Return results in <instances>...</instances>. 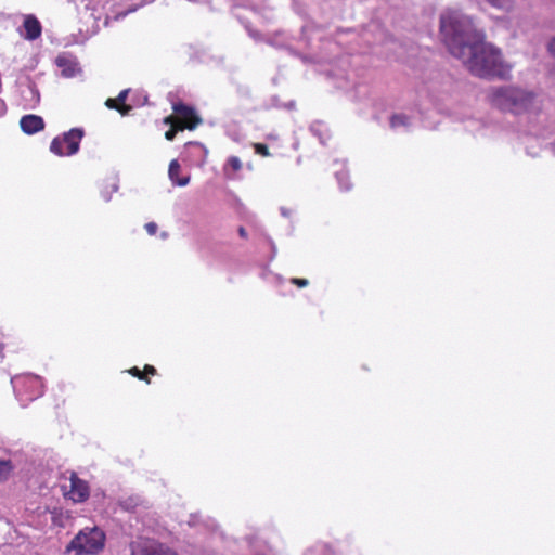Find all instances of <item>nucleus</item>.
Wrapping results in <instances>:
<instances>
[{
  "label": "nucleus",
  "instance_id": "f257e3e1",
  "mask_svg": "<svg viewBox=\"0 0 555 555\" xmlns=\"http://www.w3.org/2000/svg\"><path fill=\"white\" fill-rule=\"evenodd\" d=\"M449 52L460 60L475 76L481 78L505 77L509 66L501 52L482 37H444Z\"/></svg>",
  "mask_w": 555,
  "mask_h": 555
},
{
  "label": "nucleus",
  "instance_id": "f03ea898",
  "mask_svg": "<svg viewBox=\"0 0 555 555\" xmlns=\"http://www.w3.org/2000/svg\"><path fill=\"white\" fill-rule=\"evenodd\" d=\"M491 102L502 111L515 114L527 112L533 102V95L517 88H500L491 93Z\"/></svg>",
  "mask_w": 555,
  "mask_h": 555
},
{
  "label": "nucleus",
  "instance_id": "7ed1b4c3",
  "mask_svg": "<svg viewBox=\"0 0 555 555\" xmlns=\"http://www.w3.org/2000/svg\"><path fill=\"white\" fill-rule=\"evenodd\" d=\"M106 534L99 527L83 528L66 547L67 552L75 551L76 554H99L105 546Z\"/></svg>",
  "mask_w": 555,
  "mask_h": 555
},
{
  "label": "nucleus",
  "instance_id": "20e7f679",
  "mask_svg": "<svg viewBox=\"0 0 555 555\" xmlns=\"http://www.w3.org/2000/svg\"><path fill=\"white\" fill-rule=\"evenodd\" d=\"M442 35H470L475 31L473 18L460 10L447 9L440 15Z\"/></svg>",
  "mask_w": 555,
  "mask_h": 555
},
{
  "label": "nucleus",
  "instance_id": "39448f33",
  "mask_svg": "<svg viewBox=\"0 0 555 555\" xmlns=\"http://www.w3.org/2000/svg\"><path fill=\"white\" fill-rule=\"evenodd\" d=\"M16 397L22 402H30L43 395L42 378L35 374H22L11 378Z\"/></svg>",
  "mask_w": 555,
  "mask_h": 555
},
{
  "label": "nucleus",
  "instance_id": "423d86ee",
  "mask_svg": "<svg viewBox=\"0 0 555 555\" xmlns=\"http://www.w3.org/2000/svg\"><path fill=\"white\" fill-rule=\"evenodd\" d=\"M83 134L82 129L73 128L62 135L55 137L50 144V151L57 156L74 155L79 151Z\"/></svg>",
  "mask_w": 555,
  "mask_h": 555
},
{
  "label": "nucleus",
  "instance_id": "0eeeda50",
  "mask_svg": "<svg viewBox=\"0 0 555 555\" xmlns=\"http://www.w3.org/2000/svg\"><path fill=\"white\" fill-rule=\"evenodd\" d=\"M172 111L173 114L165 117L164 122H175L183 130H194L202 122L195 109L184 103H175Z\"/></svg>",
  "mask_w": 555,
  "mask_h": 555
},
{
  "label": "nucleus",
  "instance_id": "6e6552de",
  "mask_svg": "<svg viewBox=\"0 0 555 555\" xmlns=\"http://www.w3.org/2000/svg\"><path fill=\"white\" fill-rule=\"evenodd\" d=\"M129 547L130 555H166L163 552V544L150 539H137Z\"/></svg>",
  "mask_w": 555,
  "mask_h": 555
},
{
  "label": "nucleus",
  "instance_id": "1a4fd4ad",
  "mask_svg": "<svg viewBox=\"0 0 555 555\" xmlns=\"http://www.w3.org/2000/svg\"><path fill=\"white\" fill-rule=\"evenodd\" d=\"M90 494V488L87 481L80 479L76 473L70 475V489L67 495L76 503L85 502Z\"/></svg>",
  "mask_w": 555,
  "mask_h": 555
},
{
  "label": "nucleus",
  "instance_id": "9d476101",
  "mask_svg": "<svg viewBox=\"0 0 555 555\" xmlns=\"http://www.w3.org/2000/svg\"><path fill=\"white\" fill-rule=\"evenodd\" d=\"M55 65L65 78H73L81 72L76 56L68 53L59 54L55 59Z\"/></svg>",
  "mask_w": 555,
  "mask_h": 555
},
{
  "label": "nucleus",
  "instance_id": "9b49d317",
  "mask_svg": "<svg viewBox=\"0 0 555 555\" xmlns=\"http://www.w3.org/2000/svg\"><path fill=\"white\" fill-rule=\"evenodd\" d=\"M20 127L26 134H35L44 129V121L42 117L29 114L21 118Z\"/></svg>",
  "mask_w": 555,
  "mask_h": 555
},
{
  "label": "nucleus",
  "instance_id": "f8f14e48",
  "mask_svg": "<svg viewBox=\"0 0 555 555\" xmlns=\"http://www.w3.org/2000/svg\"><path fill=\"white\" fill-rule=\"evenodd\" d=\"M128 93H129V89H126V90H122L116 99L108 98L105 101V106L108 107L109 109H116L122 116L128 115L132 109V106L126 104Z\"/></svg>",
  "mask_w": 555,
  "mask_h": 555
},
{
  "label": "nucleus",
  "instance_id": "ddd939ff",
  "mask_svg": "<svg viewBox=\"0 0 555 555\" xmlns=\"http://www.w3.org/2000/svg\"><path fill=\"white\" fill-rule=\"evenodd\" d=\"M180 172H181V166H180L179 162L177 159H172L169 164V169H168L169 179L171 180V182L173 184H176L178 186H185L190 181V177L189 176L180 177Z\"/></svg>",
  "mask_w": 555,
  "mask_h": 555
},
{
  "label": "nucleus",
  "instance_id": "4468645a",
  "mask_svg": "<svg viewBox=\"0 0 555 555\" xmlns=\"http://www.w3.org/2000/svg\"><path fill=\"white\" fill-rule=\"evenodd\" d=\"M23 27L26 31V35H41V23L33 14L25 15Z\"/></svg>",
  "mask_w": 555,
  "mask_h": 555
},
{
  "label": "nucleus",
  "instance_id": "2eb2a0df",
  "mask_svg": "<svg viewBox=\"0 0 555 555\" xmlns=\"http://www.w3.org/2000/svg\"><path fill=\"white\" fill-rule=\"evenodd\" d=\"M128 373L130 375H132L133 377H137L140 380H144L147 384H150L151 382H150L147 375H152V376L156 375L157 370L153 365L145 364L143 370H140L139 367L133 366L128 371Z\"/></svg>",
  "mask_w": 555,
  "mask_h": 555
},
{
  "label": "nucleus",
  "instance_id": "dca6fc26",
  "mask_svg": "<svg viewBox=\"0 0 555 555\" xmlns=\"http://www.w3.org/2000/svg\"><path fill=\"white\" fill-rule=\"evenodd\" d=\"M242 164L238 157L232 156L229 158L224 166V173L228 178H233L235 173L241 169Z\"/></svg>",
  "mask_w": 555,
  "mask_h": 555
},
{
  "label": "nucleus",
  "instance_id": "f3484780",
  "mask_svg": "<svg viewBox=\"0 0 555 555\" xmlns=\"http://www.w3.org/2000/svg\"><path fill=\"white\" fill-rule=\"evenodd\" d=\"M390 125L393 129L408 128L411 126V120L405 114H396L391 117Z\"/></svg>",
  "mask_w": 555,
  "mask_h": 555
},
{
  "label": "nucleus",
  "instance_id": "a211bd4d",
  "mask_svg": "<svg viewBox=\"0 0 555 555\" xmlns=\"http://www.w3.org/2000/svg\"><path fill=\"white\" fill-rule=\"evenodd\" d=\"M12 470V464L9 460H0V482L5 480Z\"/></svg>",
  "mask_w": 555,
  "mask_h": 555
},
{
  "label": "nucleus",
  "instance_id": "6ab92c4d",
  "mask_svg": "<svg viewBox=\"0 0 555 555\" xmlns=\"http://www.w3.org/2000/svg\"><path fill=\"white\" fill-rule=\"evenodd\" d=\"M492 7L508 11L513 8L514 0H487Z\"/></svg>",
  "mask_w": 555,
  "mask_h": 555
},
{
  "label": "nucleus",
  "instance_id": "aec40b11",
  "mask_svg": "<svg viewBox=\"0 0 555 555\" xmlns=\"http://www.w3.org/2000/svg\"><path fill=\"white\" fill-rule=\"evenodd\" d=\"M165 124L170 126V128L165 132V138L168 141H172L179 131H183L182 127H180L179 125H177L175 122H165Z\"/></svg>",
  "mask_w": 555,
  "mask_h": 555
},
{
  "label": "nucleus",
  "instance_id": "412c9836",
  "mask_svg": "<svg viewBox=\"0 0 555 555\" xmlns=\"http://www.w3.org/2000/svg\"><path fill=\"white\" fill-rule=\"evenodd\" d=\"M305 555H330L328 551L323 545H317L306 551Z\"/></svg>",
  "mask_w": 555,
  "mask_h": 555
},
{
  "label": "nucleus",
  "instance_id": "4be33fe9",
  "mask_svg": "<svg viewBox=\"0 0 555 555\" xmlns=\"http://www.w3.org/2000/svg\"><path fill=\"white\" fill-rule=\"evenodd\" d=\"M336 177H337V180H338L341 189H344V190H349L350 189V184L349 183H344V180H346V181L348 180L347 172H339V173L336 175Z\"/></svg>",
  "mask_w": 555,
  "mask_h": 555
},
{
  "label": "nucleus",
  "instance_id": "5701e85b",
  "mask_svg": "<svg viewBox=\"0 0 555 555\" xmlns=\"http://www.w3.org/2000/svg\"><path fill=\"white\" fill-rule=\"evenodd\" d=\"M254 147H255L257 154H260L262 156L269 155L268 147L264 144L255 143Z\"/></svg>",
  "mask_w": 555,
  "mask_h": 555
},
{
  "label": "nucleus",
  "instance_id": "b1692460",
  "mask_svg": "<svg viewBox=\"0 0 555 555\" xmlns=\"http://www.w3.org/2000/svg\"><path fill=\"white\" fill-rule=\"evenodd\" d=\"M144 228L150 235H155L157 232V224L155 222H147Z\"/></svg>",
  "mask_w": 555,
  "mask_h": 555
},
{
  "label": "nucleus",
  "instance_id": "393cba45",
  "mask_svg": "<svg viewBox=\"0 0 555 555\" xmlns=\"http://www.w3.org/2000/svg\"><path fill=\"white\" fill-rule=\"evenodd\" d=\"M292 283L299 287H305L308 285V280L294 278L292 279Z\"/></svg>",
  "mask_w": 555,
  "mask_h": 555
},
{
  "label": "nucleus",
  "instance_id": "a878e982",
  "mask_svg": "<svg viewBox=\"0 0 555 555\" xmlns=\"http://www.w3.org/2000/svg\"><path fill=\"white\" fill-rule=\"evenodd\" d=\"M548 50L551 54L555 56V37H553L552 40L550 41Z\"/></svg>",
  "mask_w": 555,
  "mask_h": 555
},
{
  "label": "nucleus",
  "instance_id": "bb28decb",
  "mask_svg": "<svg viewBox=\"0 0 555 555\" xmlns=\"http://www.w3.org/2000/svg\"><path fill=\"white\" fill-rule=\"evenodd\" d=\"M163 552L166 555H178L176 552H173L171 548L163 544Z\"/></svg>",
  "mask_w": 555,
  "mask_h": 555
},
{
  "label": "nucleus",
  "instance_id": "cd10ccee",
  "mask_svg": "<svg viewBox=\"0 0 555 555\" xmlns=\"http://www.w3.org/2000/svg\"><path fill=\"white\" fill-rule=\"evenodd\" d=\"M280 210H281L282 216H284V217H289L291 214H292V211L288 208H285V207H281Z\"/></svg>",
  "mask_w": 555,
  "mask_h": 555
},
{
  "label": "nucleus",
  "instance_id": "c85d7f7f",
  "mask_svg": "<svg viewBox=\"0 0 555 555\" xmlns=\"http://www.w3.org/2000/svg\"><path fill=\"white\" fill-rule=\"evenodd\" d=\"M237 232L238 235L243 237V227H238Z\"/></svg>",
  "mask_w": 555,
  "mask_h": 555
},
{
  "label": "nucleus",
  "instance_id": "c756f323",
  "mask_svg": "<svg viewBox=\"0 0 555 555\" xmlns=\"http://www.w3.org/2000/svg\"><path fill=\"white\" fill-rule=\"evenodd\" d=\"M319 126H320L319 124L313 125V126L311 127L312 131H315L317 127H319Z\"/></svg>",
  "mask_w": 555,
  "mask_h": 555
},
{
  "label": "nucleus",
  "instance_id": "7c9ffc66",
  "mask_svg": "<svg viewBox=\"0 0 555 555\" xmlns=\"http://www.w3.org/2000/svg\"><path fill=\"white\" fill-rule=\"evenodd\" d=\"M4 344L2 343V337H0V350L3 348Z\"/></svg>",
  "mask_w": 555,
  "mask_h": 555
}]
</instances>
